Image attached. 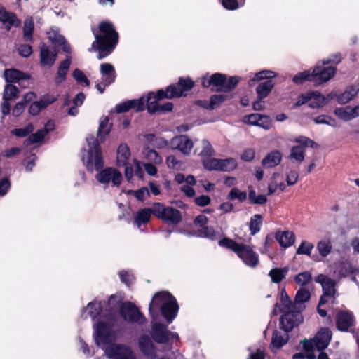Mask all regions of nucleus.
<instances>
[{
	"label": "nucleus",
	"mask_w": 359,
	"mask_h": 359,
	"mask_svg": "<svg viewBox=\"0 0 359 359\" xmlns=\"http://www.w3.org/2000/svg\"><path fill=\"white\" fill-rule=\"evenodd\" d=\"M165 163L169 169L174 170H183L184 165L175 155H169L165 159Z\"/></svg>",
	"instance_id": "a19ab883"
},
{
	"label": "nucleus",
	"mask_w": 359,
	"mask_h": 359,
	"mask_svg": "<svg viewBox=\"0 0 359 359\" xmlns=\"http://www.w3.org/2000/svg\"><path fill=\"white\" fill-rule=\"evenodd\" d=\"M34 22L32 18H27L24 24V38L26 41H32Z\"/></svg>",
	"instance_id": "4d7b16f0"
},
{
	"label": "nucleus",
	"mask_w": 359,
	"mask_h": 359,
	"mask_svg": "<svg viewBox=\"0 0 359 359\" xmlns=\"http://www.w3.org/2000/svg\"><path fill=\"white\" fill-rule=\"evenodd\" d=\"M302 321V316L299 313L294 312V311L285 312L280 320V327L285 332H289L294 327L300 324Z\"/></svg>",
	"instance_id": "412c9836"
},
{
	"label": "nucleus",
	"mask_w": 359,
	"mask_h": 359,
	"mask_svg": "<svg viewBox=\"0 0 359 359\" xmlns=\"http://www.w3.org/2000/svg\"><path fill=\"white\" fill-rule=\"evenodd\" d=\"M312 274L309 271L299 273L294 277V282L299 286H305L311 282Z\"/></svg>",
	"instance_id": "de8ad7c7"
},
{
	"label": "nucleus",
	"mask_w": 359,
	"mask_h": 359,
	"mask_svg": "<svg viewBox=\"0 0 359 359\" xmlns=\"http://www.w3.org/2000/svg\"><path fill=\"white\" fill-rule=\"evenodd\" d=\"M332 337L331 332L326 328L321 329L311 340L305 339L302 341L304 348L307 353L306 357L308 359H315L316 355L313 351L316 348L321 351L327 348Z\"/></svg>",
	"instance_id": "9d476101"
},
{
	"label": "nucleus",
	"mask_w": 359,
	"mask_h": 359,
	"mask_svg": "<svg viewBox=\"0 0 359 359\" xmlns=\"http://www.w3.org/2000/svg\"><path fill=\"white\" fill-rule=\"evenodd\" d=\"M152 330L151 334L154 340L159 344H164L168 341L170 339L179 338L177 333L170 332L168 331L166 327L157 322V318L155 320L151 318Z\"/></svg>",
	"instance_id": "dca6fc26"
},
{
	"label": "nucleus",
	"mask_w": 359,
	"mask_h": 359,
	"mask_svg": "<svg viewBox=\"0 0 359 359\" xmlns=\"http://www.w3.org/2000/svg\"><path fill=\"white\" fill-rule=\"evenodd\" d=\"M316 248L319 254L323 257H327L332 250V245L330 241L326 240L319 241Z\"/></svg>",
	"instance_id": "864d4df0"
},
{
	"label": "nucleus",
	"mask_w": 359,
	"mask_h": 359,
	"mask_svg": "<svg viewBox=\"0 0 359 359\" xmlns=\"http://www.w3.org/2000/svg\"><path fill=\"white\" fill-rule=\"evenodd\" d=\"M120 298L116 296H111L108 304L114 314L116 309L120 310V313L125 320L132 323H136L142 325L146 322V319L140 312L138 309L130 302H126L119 305Z\"/></svg>",
	"instance_id": "6e6552de"
},
{
	"label": "nucleus",
	"mask_w": 359,
	"mask_h": 359,
	"mask_svg": "<svg viewBox=\"0 0 359 359\" xmlns=\"http://www.w3.org/2000/svg\"><path fill=\"white\" fill-rule=\"evenodd\" d=\"M143 102L142 99H135L128 100L116 106V111L118 113L126 112L130 109H135L137 111H143Z\"/></svg>",
	"instance_id": "2f4dec72"
},
{
	"label": "nucleus",
	"mask_w": 359,
	"mask_h": 359,
	"mask_svg": "<svg viewBox=\"0 0 359 359\" xmlns=\"http://www.w3.org/2000/svg\"><path fill=\"white\" fill-rule=\"evenodd\" d=\"M241 81V77L239 76H231L227 80L226 79V82L224 83V92H231L234 89V88L237 86V84Z\"/></svg>",
	"instance_id": "338daca9"
},
{
	"label": "nucleus",
	"mask_w": 359,
	"mask_h": 359,
	"mask_svg": "<svg viewBox=\"0 0 359 359\" xmlns=\"http://www.w3.org/2000/svg\"><path fill=\"white\" fill-rule=\"evenodd\" d=\"M70 64L71 60L69 57H67L60 63L55 79L56 84H60L65 81Z\"/></svg>",
	"instance_id": "4c0bfd02"
},
{
	"label": "nucleus",
	"mask_w": 359,
	"mask_h": 359,
	"mask_svg": "<svg viewBox=\"0 0 359 359\" xmlns=\"http://www.w3.org/2000/svg\"><path fill=\"white\" fill-rule=\"evenodd\" d=\"M222 6L227 10L233 11L245 5V0H222Z\"/></svg>",
	"instance_id": "6e6d98bb"
},
{
	"label": "nucleus",
	"mask_w": 359,
	"mask_h": 359,
	"mask_svg": "<svg viewBox=\"0 0 359 359\" xmlns=\"http://www.w3.org/2000/svg\"><path fill=\"white\" fill-rule=\"evenodd\" d=\"M0 22L9 29L11 27H18L20 24V21L16 18L13 13L7 11L4 7L0 6Z\"/></svg>",
	"instance_id": "c85d7f7f"
},
{
	"label": "nucleus",
	"mask_w": 359,
	"mask_h": 359,
	"mask_svg": "<svg viewBox=\"0 0 359 359\" xmlns=\"http://www.w3.org/2000/svg\"><path fill=\"white\" fill-rule=\"evenodd\" d=\"M153 214L151 207L150 208H144L140 210L135 217V222L140 226L142 224L148 222L150 219L151 215Z\"/></svg>",
	"instance_id": "37998d69"
},
{
	"label": "nucleus",
	"mask_w": 359,
	"mask_h": 359,
	"mask_svg": "<svg viewBox=\"0 0 359 359\" xmlns=\"http://www.w3.org/2000/svg\"><path fill=\"white\" fill-rule=\"evenodd\" d=\"M168 94L167 90H158L156 93L149 92L147 95L142 96L140 99H142L143 110L147 106L149 113L154 114L158 111V102L163 99H168L165 95Z\"/></svg>",
	"instance_id": "4468645a"
},
{
	"label": "nucleus",
	"mask_w": 359,
	"mask_h": 359,
	"mask_svg": "<svg viewBox=\"0 0 359 359\" xmlns=\"http://www.w3.org/2000/svg\"><path fill=\"white\" fill-rule=\"evenodd\" d=\"M313 122L318 125L325 124L333 128L337 126L335 118L327 114L317 116L313 118Z\"/></svg>",
	"instance_id": "49530a36"
},
{
	"label": "nucleus",
	"mask_w": 359,
	"mask_h": 359,
	"mask_svg": "<svg viewBox=\"0 0 359 359\" xmlns=\"http://www.w3.org/2000/svg\"><path fill=\"white\" fill-rule=\"evenodd\" d=\"M334 114L343 121H349L359 116V105L337 107Z\"/></svg>",
	"instance_id": "b1692460"
},
{
	"label": "nucleus",
	"mask_w": 359,
	"mask_h": 359,
	"mask_svg": "<svg viewBox=\"0 0 359 359\" xmlns=\"http://www.w3.org/2000/svg\"><path fill=\"white\" fill-rule=\"evenodd\" d=\"M290 158L294 160L298 163H302L304 161V149L300 146H294L291 148Z\"/></svg>",
	"instance_id": "09e8293b"
},
{
	"label": "nucleus",
	"mask_w": 359,
	"mask_h": 359,
	"mask_svg": "<svg viewBox=\"0 0 359 359\" xmlns=\"http://www.w3.org/2000/svg\"><path fill=\"white\" fill-rule=\"evenodd\" d=\"M299 179V172L297 170L292 168L287 169L285 172V184L287 186L294 185Z\"/></svg>",
	"instance_id": "5fc2aeb1"
},
{
	"label": "nucleus",
	"mask_w": 359,
	"mask_h": 359,
	"mask_svg": "<svg viewBox=\"0 0 359 359\" xmlns=\"http://www.w3.org/2000/svg\"><path fill=\"white\" fill-rule=\"evenodd\" d=\"M112 128V124L109 123L107 116H102L100 119L99 127L97 130V138L100 142H104Z\"/></svg>",
	"instance_id": "473e14b6"
},
{
	"label": "nucleus",
	"mask_w": 359,
	"mask_h": 359,
	"mask_svg": "<svg viewBox=\"0 0 359 359\" xmlns=\"http://www.w3.org/2000/svg\"><path fill=\"white\" fill-rule=\"evenodd\" d=\"M247 193L241 191L237 187H233L228 194L227 198L231 201L238 200L240 203H243L247 199Z\"/></svg>",
	"instance_id": "a18cd8bd"
},
{
	"label": "nucleus",
	"mask_w": 359,
	"mask_h": 359,
	"mask_svg": "<svg viewBox=\"0 0 359 359\" xmlns=\"http://www.w3.org/2000/svg\"><path fill=\"white\" fill-rule=\"evenodd\" d=\"M194 142L187 135H178L170 140V148L177 150L183 156H189L194 154Z\"/></svg>",
	"instance_id": "ddd939ff"
},
{
	"label": "nucleus",
	"mask_w": 359,
	"mask_h": 359,
	"mask_svg": "<svg viewBox=\"0 0 359 359\" xmlns=\"http://www.w3.org/2000/svg\"><path fill=\"white\" fill-rule=\"evenodd\" d=\"M48 39L54 44L62 46V49L67 53L70 52V46L67 43L63 36L60 34L56 28H51L47 33Z\"/></svg>",
	"instance_id": "c756f323"
},
{
	"label": "nucleus",
	"mask_w": 359,
	"mask_h": 359,
	"mask_svg": "<svg viewBox=\"0 0 359 359\" xmlns=\"http://www.w3.org/2000/svg\"><path fill=\"white\" fill-rule=\"evenodd\" d=\"M170 324L176 318L179 306L175 298L168 292H157L153 297L149 304V311L154 320L158 318V310Z\"/></svg>",
	"instance_id": "f03ea898"
},
{
	"label": "nucleus",
	"mask_w": 359,
	"mask_h": 359,
	"mask_svg": "<svg viewBox=\"0 0 359 359\" xmlns=\"http://www.w3.org/2000/svg\"><path fill=\"white\" fill-rule=\"evenodd\" d=\"M208 218L203 215H200L195 219L194 224L199 229L198 236L208 238L213 236V229L206 226Z\"/></svg>",
	"instance_id": "7c9ffc66"
},
{
	"label": "nucleus",
	"mask_w": 359,
	"mask_h": 359,
	"mask_svg": "<svg viewBox=\"0 0 359 359\" xmlns=\"http://www.w3.org/2000/svg\"><path fill=\"white\" fill-rule=\"evenodd\" d=\"M286 187L283 175L278 172H274L268 182L267 194L282 193L285 190Z\"/></svg>",
	"instance_id": "5701e85b"
},
{
	"label": "nucleus",
	"mask_w": 359,
	"mask_h": 359,
	"mask_svg": "<svg viewBox=\"0 0 359 359\" xmlns=\"http://www.w3.org/2000/svg\"><path fill=\"white\" fill-rule=\"evenodd\" d=\"M226 75L215 73L211 75L207 74L201 79V84L205 88L212 87L218 91H224Z\"/></svg>",
	"instance_id": "4be33fe9"
},
{
	"label": "nucleus",
	"mask_w": 359,
	"mask_h": 359,
	"mask_svg": "<svg viewBox=\"0 0 359 359\" xmlns=\"http://www.w3.org/2000/svg\"><path fill=\"white\" fill-rule=\"evenodd\" d=\"M34 129L32 123H28L26 126L21 128H15L12 130V134L19 137H24L31 133Z\"/></svg>",
	"instance_id": "bf43d9fd"
},
{
	"label": "nucleus",
	"mask_w": 359,
	"mask_h": 359,
	"mask_svg": "<svg viewBox=\"0 0 359 359\" xmlns=\"http://www.w3.org/2000/svg\"><path fill=\"white\" fill-rule=\"evenodd\" d=\"M145 158L149 161L148 163L156 165H161L163 163V158L154 149H146L144 151Z\"/></svg>",
	"instance_id": "c03bdc74"
},
{
	"label": "nucleus",
	"mask_w": 359,
	"mask_h": 359,
	"mask_svg": "<svg viewBox=\"0 0 359 359\" xmlns=\"http://www.w3.org/2000/svg\"><path fill=\"white\" fill-rule=\"evenodd\" d=\"M215 151L210 142L206 140L203 139L200 142V147H197L194 151V154L205 158L210 157L214 155Z\"/></svg>",
	"instance_id": "f704fd0d"
},
{
	"label": "nucleus",
	"mask_w": 359,
	"mask_h": 359,
	"mask_svg": "<svg viewBox=\"0 0 359 359\" xmlns=\"http://www.w3.org/2000/svg\"><path fill=\"white\" fill-rule=\"evenodd\" d=\"M102 303L97 300L89 302L81 310V318L95 320L94 338L96 344L104 351L109 359H135L133 351L124 344H115L116 334L114 330L116 323L112 310L109 313L102 311Z\"/></svg>",
	"instance_id": "f257e3e1"
},
{
	"label": "nucleus",
	"mask_w": 359,
	"mask_h": 359,
	"mask_svg": "<svg viewBox=\"0 0 359 359\" xmlns=\"http://www.w3.org/2000/svg\"><path fill=\"white\" fill-rule=\"evenodd\" d=\"M283 154L278 150L269 152L262 160V165L265 168H273L278 166L282 161Z\"/></svg>",
	"instance_id": "bb28decb"
},
{
	"label": "nucleus",
	"mask_w": 359,
	"mask_h": 359,
	"mask_svg": "<svg viewBox=\"0 0 359 359\" xmlns=\"http://www.w3.org/2000/svg\"><path fill=\"white\" fill-rule=\"evenodd\" d=\"M288 337L287 334H282L280 332H275L273 334L270 349L273 353L277 352L287 342Z\"/></svg>",
	"instance_id": "c9c22d12"
},
{
	"label": "nucleus",
	"mask_w": 359,
	"mask_h": 359,
	"mask_svg": "<svg viewBox=\"0 0 359 359\" xmlns=\"http://www.w3.org/2000/svg\"><path fill=\"white\" fill-rule=\"evenodd\" d=\"M153 214L158 219L171 224H176L181 220L180 212L172 207L165 206L161 203H155L151 206Z\"/></svg>",
	"instance_id": "9b49d317"
},
{
	"label": "nucleus",
	"mask_w": 359,
	"mask_h": 359,
	"mask_svg": "<svg viewBox=\"0 0 359 359\" xmlns=\"http://www.w3.org/2000/svg\"><path fill=\"white\" fill-rule=\"evenodd\" d=\"M237 167V161L233 158L220 159V171L231 172Z\"/></svg>",
	"instance_id": "8fccbe9b"
},
{
	"label": "nucleus",
	"mask_w": 359,
	"mask_h": 359,
	"mask_svg": "<svg viewBox=\"0 0 359 359\" xmlns=\"http://www.w3.org/2000/svg\"><path fill=\"white\" fill-rule=\"evenodd\" d=\"M194 86L193 81L189 78L180 79L175 85L168 86L166 90L168 94L165 95L168 99L179 97L185 94V93Z\"/></svg>",
	"instance_id": "a211bd4d"
},
{
	"label": "nucleus",
	"mask_w": 359,
	"mask_h": 359,
	"mask_svg": "<svg viewBox=\"0 0 359 359\" xmlns=\"http://www.w3.org/2000/svg\"><path fill=\"white\" fill-rule=\"evenodd\" d=\"M336 95V92H331L325 97L318 91H309V107L311 109L323 108L330 100L334 99Z\"/></svg>",
	"instance_id": "aec40b11"
},
{
	"label": "nucleus",
	"mask_w": 359,
	"mask_h": 359,
	"mask_svg": "<svg viewBox=\"0 0 359 359\" xmlns=\"http://www.w3.org/2000/svg\"><path fill=\"white\" fill-rule=\"evenodd\" d=\"M57 52L50 49L45 43L40 46V62L43 66L50 67L56 60Z\"/></svg>",
	"instance_id": "393cba45"
},
{
	"label": "nucleus",
	"mask_w": 359,
	"mask_h": 359,
	"mask_svg": "<svg viewBox=\"0 0 359 359\" xmlns=\"http://www.w3.org/2000/svg\"><path fill=\"white\" fill-rule=\"evenodd\" d=\"M294 142L299 144L298 146L302 147V148H304V149L305 147H311V148H318V144L316 142H315L311 139L304 137V136H301V137L296 138L294 140Z\"/></svg>",
	"instance_id": "13d9d810"
},
{
	"label": "nucleus",
	"mask_w": 359,
	"mask_h": 359,
	"mask_svg": "<svg viewBox=\"0 0 359 359\" xmlns=\"http://www.w3.org/2000/svg\"><path fill=\"white\" fill-rule=\"evenodd\" d=\"M137 344L140 352L148 359H172L174 355L170 348L165 352L156 348L151 338L147 334H142L138 338Z\"/></svg>",
	"instance_id": "1a4fd4ad"
},
{
	"label": "nucleus",
	"mask_w": 359,
	"mask_h": 359,
	"mask_svg": "<svg viewBox=\"0 0 359 359\" xmlns=\"http://www.w3.org/2000/svg\"><path fill=\"white\" fill-rule=\"evenodd\" d=\"M292 81L296 84H301L305 81H313L312 71L306 70L299 72L293 77Z\"/></svg>",
	"instance_id": "3c124183"
},
{
	"label": "nucleus",
	"mask_w": 359,
	"mask_h": 359,
	"mask_svg": "<svg viewBox=\"0 0 359 359\" xmlns=\"http://www.w3.org/2000/svg\"><path fill=\"white\" fill-rule=\"evenodd\" d=\"M287 272V268H274L269 271V276L273 283H279L285 278Z\"/></svg>",
	"instance_id": "ea45409f"
},
{
	"label": "nucleus",
	"mask_w": 359,
	"mask_h": 359,
	"mask_svg": "<svg viewBox=\"0 0 359 359\" xmlns=\"http://www.w3.org/2000/svg\"><path fill=\"white\" fill-rule=\"evenodd\" d=\"M46 135V131L38 130L35 133L31 135L29 137V138L26 140V142L27 144L40 143L43 140Z\"/></svg>",
	"instance_id": "69168bd1"
},
{
	"label": "nucleus",
	"mask_w": 359,
	"mask_h": 359,
	"mask_svg": "<svg viewBox=\"0 0 359 359\" xmlns=\"http://www.w3.org/2000/svg\"><path fill=\"white\" fill-rule=\"evenodd\" d=\"M325 65H317L312 69L313 82L321 84L333 78L336 74V68L332 66L325 67Z\"/></svg>",
	"instance_id": "6ab92c4d"
},
{
	"label": "nucleus",
	"mask_w": 359,
	"mask_h": 359,
	"mask_svg": "<svg viewBox=\"0 0 359 359\" xmlns=\"http://www.w3.org/2000/svg\"><path fill=\"white\" fill-rule=\"evenodd\" d=\"M262 223V218L260 215L256 214L251 217L249 228L252 235H255L259 231Z\"/></svg>",
	"instance_id": "603ef678"
},
{
	"label": "nucleus",
	"mask_w": 359,
	"mask_h": 359,
	"mask_svg": "<svg viewBox=\"0 0 359 359\" xmlns=\"http://www.w3.org/2000/svg\"><path fill=\"white\" fill-rule=\"evenodd\" d=\"M116 161L117 166L125 167L124 175L128 181L132 180L134 173L142 178L141 163L137 159L131 158L130 149L127 144L121 143L118 145Z\"/></svg>",
	"instance_id": "39448f33"
},
{
	"label": "nucleus",
	"mask_w": 359,
	"mask_h": 359,
	"mask_svg": "<svg viewBox=\"0 0 359 359\" xmlns=\"http://www.w3.org/2000/svg\"><path fill=\"white\" fill-rule=\"evenodd\" d=\"M280 302L282 306L280 311L282 313L294 311L293 305L289 299V297L285 290H281L280 292Z\"/></svg>",
	"instance_id": "79ce46f5"
},
{
	"label": "nucleus",
	"mask_w": 359,
	"mask_h": 359,
	"mask_svg": "<svg viewBox=\"0 0 359 359\" xmlns=\"http://www.w3.org/2000/svg\"><path fill=\"white\" fill-rule=\"evenodd\" d=\"M100 34H95V41L90 50H98V59L101 60L110 54L118 42V34L110 22H103L100 25Z\"/></svg>",
	"instance_id": "7ed1b4c3"
},
{
	"label": "nucleus",
	"mask_w": 359,
	"mask_h": 359,
	"mask_svg": "<svg viewBox=\"0 0 359 359\" xmlns=\"http://www.w3.org/2000/svg\"><path fill=\"white\" fill-rule=\"evenodd\" d=\"M100 71L101 81L95 85V88L100 93H103L105 88L115 81L116 72L113 65L109 63L101 64Z\"/></svg>",
	"instance_id": "2eb2a0df"
},
{
	"label": "nucleus",
	"mask_w": 359,
	"mask_h": 359,
	"mask_svg": "<svg viewBox=\"0 0 359 359\" xmlns=\"http://www.w3.org/2000/svg\"><path fill=\"white\" fill-rule=\"evenodd\" d=\"M229 97L224 94L214 95L209 102L200 101L199 104L207 109H215L222 104Z\"/></svg>",
	"instance_id": "72a5a7b5"
},
{
	"label": "nucleus",
	"mask_w": 359,
	"mask_h": 359,
	"mask_svg": "<svg viewBox=\"0 0 359 359\" xmlns=\"http://www.w3.org/2000/svg\"><path fill=\"white\" fill-rule=\"evenodd\" d=\"M276 239L282 247L287 248L293 245L295 237L292 231H280L276 233Z\"/></svg>",
	"instance_id": "e433bc0d"
},
{
	"label": "nucleus",
	"mask_w": 359,
	"mask_h": 359,
	"mask_svg": "<svg viewBox=\"0 0 359 359\" xmlns=\"http://www.w3.org/2000/svg\"><path fill=\"white\" fill-rule=\"evenodd\" d=\"M98 172L95 175L97 181L105 185L106 187H118L123 180L121 172L114 167H107L97 170Z\"/></svg>",
	"instance_id": "f8f14e48"
},
{
	"label": "nucleus",
	"mask_w": 359,
	"mask_h": 359,
	"mask_svg": "<svg viewBox=\"0 0 359 359\" xmlns=\"http://www.w3.org/2000/svg\"><path fill=\"white\" fill-rule=\"evenodd\" d=\"M86 143L81 151V161L87 170L93 172L103 168L102 154L98 140L93 135L86 137Z\"/></svg>",
	"instance_id": "20e7f679"
},
{
	"label": "nucleus",
	"mask_w": 359,
	"mask_h": 359,
	"mask_svg": "<svg viewBox=\"0 0 359 359\" xmlns=\"http://www.w3.org/2000/svg\"><path fill=\"white\" fill-rule=\"evenodd\" d=\"M316 281L320 283L323 290V294L320 299V304H324L336 294L335 282L325 275L320 274L316 278Z\"/></svg>",
	"instance_id": "f3484780"
},
{
	"label": "nucleus",
	"mask_w": 359,
	"mask_h": 359,
	"mask_svg": "<svg viewBox=\"0 0 359 359\" xmlns=\"http://www.w3.org/2000/svg\"><path fill=\"white\" fill-rule=\"evenodd\" d=\"M278 74L271 69H262L253 74L249 81V85L253 86L255 83L259 82L256 87L255 91L257 97L264 99L268 97L275 87L273 79Z\"/></svg>",
	"instance_id": "0eeeda50"
},
{
	"label": "nucleus",
	"mask_w": 359,
	"mask_h": 359,
	"mask_svg": "<svg viewBox=\"0 0 359 359\" xmlns=\"http://www.w3.org/2000/svg\"><path fill=\"white\" fill-rule=\"evenodd\" d=\"M354 318L349 311H340L337 317V326L341 331H347L353 325Z\"/></svg>",
	"instance_id": "cd10ccee"
},
{
	"label": "nucleus",
	"mask_w": 359,
	"mask_h": 359,
	"mask_svg": "<svg viewBox=\"0 0 359 359\" xmlns=\"http://www.w3.org/2000/svg\"><path fill=\"white\" fill-rule=\"evenodd\" d=\"M128 194L133 195L137 200L140 201H144L150 195V192L147 187H142L136 191L130 190L128 191Z\"/></svg>",
	"instance_id": "e2e57ef3"
},
{
	"label": "nucleus",
	"mask_w": 359,
	"mask_h": 359,
	"mask_svg": "<svg viewBox=\"0 0 359 359\" xmlns=\"http://www.w3.org/2000/svg\"><path fill=\"white\" fill-rule=\"evenodd\" d=\"M203 165L208 170H219L220 171V159L208 158L203 161Z\"/></svg>",
	"instance_id": "0e129e2a"
},
{
	"label": "nucleus",
	"mask_w": 359,
	"mask_h": 359,
	"mask_svg": "<svg viewBox=\"0 0 359 359\" xmlns=\"http://www.w3.org/2000/svg\"><path fill=\"white\" fill-rule=\"evenodd\" d=\"M4 77L7 82H18L22 79H27V75L14 69H6L4 72Z\"/></svg>",
	"instance_id": "58836bf2"
},
{
	"label": "nucleus",
	"mask_w": 359,
	"mask_h": 359,
	"mask_svg": "<svg viewBox=\"0 0 359 359\" xmlns=\"http://www.w3.org/2000/svg\"><path fill=\"white\" fill-rule=\"evenodd\" d=\"M311 294L309 290L305 288L299 289L295 296L296 303H304L309 300Z\"/></svg>",
	"instance_id": "774afa93"
},
{
	"label": "nucleus",
	"mask_w": 359,
	"mask_h": 359,
	"mask_svg": "<svg viewBox=\"0 0 359 359\" xmlns=\"http://www.w3.org/2000/svg\"><path fill=\"white\" fill-rule=\"evenodd\" d=\"M18 89L13 85L8 84L4 90V100H10L18 97Z\"/></svg>",
	"instance_id": "680f3d73"
},
{
	"label": "nucleus",
	"mask_w": 359,
	"mask_h": 359,
	"mask_svg": "<svg viewBox=\"0 0 359 359\" xmlns=\"http://www.w3.org/2000/svg\"><path fill=\"white\" fill-rule=\"evenodd\" d=\"M74 79L76 81V82L82 86H88L90 85V81H88L86 76L84 74L83 72H81L79 69H76L74 70L72 73Z\"/></svg>",
	"instance_id": "052dcab7"
},
{
	"label": "nucleus",
	"mask_w": 359,
	"mask_h": 359,
	"mask_svg": "<svg viewBox=\"0 0 359 359\" xmlns=\"http://www.w3.org/2000/svg\"><path fill=\"white\" fill-rule=\"evenodd\" d=\"M359 93V85H353L347 87L341 93H337L334 99L340 104H345L353 100Z\"/></svg>",
	"instance_id": "a878e982"
},
{
	"label": "nucleus",
	"mask_w": 359,
	"mask_h": 359,
	"mask_svg": "<svg viewBox=\"0 0 359 359\" xmlns=\"http://www.w3.org/2000/svg\"><path fill=\"white\" fill-rule=\"evenodd\" d=\"M219 244L234 252L246 266L255 268L258 265L259 255L252 246L237 243L230 238H224L219 241Z\"/></svg>",
	"instance_id": "423d86ee"
}]
</instances>
